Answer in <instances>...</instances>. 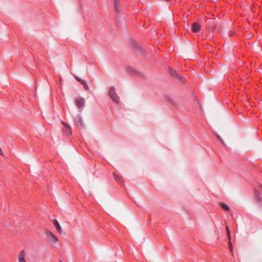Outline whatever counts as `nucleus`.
<instances>
[{"label": "nucleus", "mask_w": 262, "mask_h": 262, "mask_svg": "<svg viewBox=\"0 0 262 262\" xmlns=\"http://www.w3.org/2000/svg\"><path fill=\"white\" fill-rule=\"evenodd\" d=\"M45 233L50 244H55L58 242V238L50 230L46 229Z\"/></svg>", "instance_id": "nucleus-1"}, {"label": "nucleus", "mask_w": 262, "mask_h": 262, "mask_svg": "<svg viewBox=\"0 0 262 262\" xmlns=\"http://www.w3.org/2000/svg\"><path fill=\"white\" fill-rule=\"evenodd\" d=\"M109 95L113 102L116 103H118L120 101L119 97L116 93L115 88L113 86L110 88L109 90Z\"/></svg>", "instance_id": "nucleus-2"}, {"label": "nucleus", "mask_w": 262, "mask_h": 262, "mask_svg": "<svg viewBox=\"0 0 262 262\" xmlns=\"http://www.w3.org/2000/svg\"><path fill=\"white\" fill-rule=\"evenodd\" d=\"M75 103L77 106L79 108H81L83 107L85 104V100L83 98L78 97L75 99Z\"/></svg>", "instance_id": "nucleus-3"}, {"label": "nucleus", "mask_w": 262, "mask_h": 262, "mask_svg": "<svg viewBox=\"0 0 262 262\" xmlns=\"http://www.w3.org/2000/svg\"><path fill=\"white\" fill-rule=\"evenodd\" d=\"M75 122L79 128H82L84 126L81 116H78L75 117Z\"/></svg>", "instance_id": "nucleus-4"}, {"label": "nucleus", "mask_w": 262, "mask_h": 262, "mask_svg": "<svg viewBox=\"0 0 262 262\" xmlns=\"http://www.w3.org/2000/svg\"><path fill=\"white\" fill-rule=\"evenodd\" d=\"M25 256V251L21 250L18 255V262H26Z\"/></svg>", "instance_id": "nucleus-5"}, {"label": "nucleus", "mask_w": 262, "mask_h": 262, "mask_svg": "<svg viewBox=\"0 0 262 262\" xmlns=\"http://www.w3.org/2000/svg\"><path fill=\"white\" fill-rule=\"evenodd\" d=\"M201 26L198 23H195L192 25V29L194 32H198L200 30Z\"/></svg>", "instance_id": "nucleus-6"}, {"label": "nucleus", "mask_w": 262, "mask_h": 262, "mask_svg": "<svg viewBox=\"0 0 262 262\" xmlns=\"http://www.w3.org/2000/svg\"><path fill=\"white\" fill-rule=\"evenodd\" d=\"M53 223L54 226L56 227V229L58 231V232L59 233H61L62 232V228L58 221L56 220H54Z\"/></svg>", "instance_id": "nucleus-7"}, {"label": "nucleus", "mask_w": 262, "mask_h": 262, "mask_svg": "<svg viewBox=\"0 0 262 262\" xmlns=\"http://www.w3.org/2000/svg\"><path fill=\"white\" fill-rule=\"evenodd\" d=\"M62 123L67 127V129L66 130L64 131L65 133L68 135H71V128L69 126V125L64 122H62Z\"/></svg>", "instance_id": "nucleus-8"}, {"label": "nucleus", "mask_w": 262, "mask_h": 262, "mask_svg": "<svg viewBox=\"0 0 262 262\" xmlns=\"http://www.w3.org/2000/svg\"><path fill=\"white\" fill-rule=\"evenodd\" d=\"M132 47L135 49H138L140 48V45L138 43V42L135 41H133L132 42Z\"/></svg>", "instance_id": "nucleus-9"}, {"label": "nucleus", "mask_w": 262, "mask_h": 262, "mask_svg": "<svg viewBox=\"0 0 262 262\" xmlns=\"http://www.w3.org/2000/svg\"><path fill=\"white\" fill-rule=\"evenodd\" d=\"M132 47L135 49H138L140 48V45L138 43V42L135 41H133L132 42Z\"/></svg>", "instance_id": "nucleus-10"}, {"label": "nucleus", "mask_w": 262, "mask_h": 262, "mask_svg": "<svg viewBox=\"0 0 262 262\" xmlns=\"http://www.w3.org/2000/svg\"><path fill=\"white\" fill-rule=\"evenodd\" d=\"M220 206L223 209H224L226 210H227V211L229 210V207L226 204H225L223 203H222L220 204Z\"/></svg>", "instance_id": "nucleus-11"}, {"label": "nucleus", "mask_w": 262, "mask_h": 262, "mask_svg": "<svg viewBox=\"0 0 262 262\" xmlns=\"http://www.w3.org/2000/svg\"><path fill=\"white\" fill-rule=\"evenodd\" d=\"M113 176L114 178L116 181H117L118 182H119V183L122 182V180L115 173H113Z\"/></svg>", "instance_id": "nucleus-12"}, {"label": "nucleus", "mask_w": 262, "mask_h": 262, "mask_svg": "<svg viewBox=\"0 0 262 262\" xmlns=\"http://www.w3.org/2000/svg\"><path fill=\"white\" fill-rule=\"evenodd\" d=\"M226 230L227 234L228 235V240H230L231 238V235H230V230L227 226H226Z\"/></svg>", "instance_id": "nucleus-13"}, {"label": "nucleus", "mask_w": 262, "mask_h": 262, "mask_svg": "<svg viewBox=\"0 0 262 262\" xmlns=\"http://www.w3.org/2000/svg\"><path fill=\"white\" fill-rule=\"evenodd\" d=\"M231 239L230 240H229V243H228V246L229 248L230 249V251L231 253L233 252V248H232V245L231 241Z\"/></svg>", "instance_id": "nucleus-14"}, {"label": "nucleus", "mask_w": 262, "mask_h": 262, "mask_svg": "<svg viewBox=\"0 0 262 262\" xmlns=\"http://www.w3.org/2000/svg\"><path fill=\"white\" fill-rule=\"evenodd\" d=\"M76 79L79 81L80 83H81L82 84H84L85 81L81 79L80 78L78 77H75Z\"/></svg>", "instance_id": "nucleus-15"}, {"label": "nucleus", "mask_w": 262, "mask_h": 262, "mask_svg": "<svg viewBox=\"0 0 262 262\" xmlns=\"http://www.w3.org/2000/svg\"><path fill=\"white\" fill-rule=\"evenodd\" d=\"M114 7H115V10L116 11H117L118 10L119 7L118 6V3H117V1H115V2H114Z\"/></svg>", "instance_id": "nucleus-16"}, {"label": "nucleus", "mask_w": 262, "mask_h": 262, "mask_svg": "<svg viewBox=\"0 0 262 262\" xmlns=\"http://www.w3.org/2000/svg\"><path fill=\"white\" fill-rule=\"evenodd\" d=\"M84 88L86 90H88L89 89V87L88 86V85L86 84V82H84V84H82Z\"/></svg>", "instance_id": "nucleus-17"}, {"label": "nucleus", "mask_w": 262, "mask_h": 262, "mask_svg": "<svg viewBox=\"0 0 262 262\" xmlns=\"http://www.w3.org/2000/svg\"><path fill=\"white\" fill-rule=\"evenodd\" d=\"M172 74L173 76H178V74L177 73V72L176 71H173L172 73Z\"/></svg>", "instance_id": "nucleus-18"}, {"label": "nucleus", "mask_w": 262, "mask_h": 262, "mask_svg": "<svg viewBox=\"0 0 262 262\" xmlns=\"http://www.w3.org/2000/svg\"><path fill=\"white\" fill-rule=\"evenodd\" d=\"M0 155H3V152L2 151V149L1 147H0Z\"/></svg>", "instance_id": "nucleus-19"}, {"label": "nucleus", "mask_w": 262, "mask_h": 262, "mask_svg": "<svg viewBox=\"0 0 262 262\" xmlns=\"http://www.w3.org/2000/svg\"><path fill=\"white\" fill-rule=\"evenodd\" d=\"M256 194L257 196V197H259V192L257 191H256Z\"/></svg>", "instance_id": "nucleus-20"}, {"label": "nucleus", "mask_w": 262, "mask_h": 262, "mask_svg": "<svg viewBox=\"0 0 262 262\" xmlns=\"http://www.w3.org/2000/svg\"><path fill=\"white\" fill-rule=\"evenodd\" d=\"M218 138H219V139L221 141H221V138H220V137H218Z\"/></svg>", "instance_id": "nucleus-21"}]
</instances>
